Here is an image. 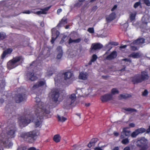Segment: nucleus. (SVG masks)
Masks as SVG:
<instances>
[{
    "label": "nucleus",
    "instance_id": "0eeeda50",
    "mask_svg": "<svg viewBox=\"0 0 150 150\" xmlns=\"http://www.w3.org/2000/svg\"><path fill=\"white\" fill-rule=\"evenodd\" d=\"M3 134L1 133L0 136V141L3 143L4 146L7 148H9L12 146L13 145L12 143L8 140V139L6 138H5L3 137Z\"/></svg>",
    "mask_w": 150,
    "mask_h": 150
},
{
    "label": "nucleus",
    "instance_id": "a211bd4d",
    "mask_svg": "<svg viewBox=\"0 0 150 150\" xmlns=\"http://www.w3.org/2000/svg\"><path fill=\"white\" fill-rule=\"evenodd\" d=\"M74 33H71L70 35V37L68 41L69 44H70L73 42L78 43L81 42V39L80 38H79L75 40H72L71 38H73V36H74Z\"/></svg>",
    "mask_w": 150,
    "mask_h": 150
},
{
    "label": "nucleus",
    "instance_id": "052dcab7",
    "mask_svg": "<svg viewBox=\"0 0 150 150\" xmlns=\"http://www.w3.org/2000/svg\"><path fill=\"white\" fill-rule=\"evenodd\" d=\"M117 7V5H115L113 8L111 9V11H114L115 9H116Z\"/></svg>",
    "mask_w": 150,
    "mask_h": 150
},
{
    "label": "nucleus",
    "instance_id": "f704fd0d",
    "mask_svg": "<svg viewBox=\"0 0 150 150\" xmlns=\"http://www.w3.org/2000/svg\"><path fill=\"white\" fill-rule=\"evenodd\" d=\"M122 60L125 61V62H126L127 63L126 64L127 65H129L132 62V61L131 60L127 58L122 59Z\"/></svg>",
    "mask_w": 150,
    "mask_h": 150
},
{
    "label": "nucleus",
    "instance_id": "39448f33",
    "mask_svg": "<svg viewBox=\"0 0 150 150\" xmlns=\"http://www.w3.org/2000/svg\"><path fill=\"white\" fill-rule=\"evenodd\" d=\"M35 101L37 104L35 105V110H39L38 112H42V111H45L49 110H47L44 106V103L40 101V99L39 97H36L35 98Z\"/></svg>",
    "mask_w": 150,
    "mask_h": 150
},
{
    "label": "nucleus",
    "instance_id": "c85d7f7f",
    "mask_svg": "<svg viewBox=\"0 0 150 150\" xmlns=\"http://www.w3.org/2000/svg\"><path fill=\"white\" fill-rule=\"evenodd\" d=\"M129 57H132L134 58H137L139 57V54L138 53H133L130 54Z\"/></svg>",
    "mask_w": 150,
    "mask_h": 150
},
{
    "label": "nucleus",
    "instance_id": "1a4fd4ad",
    "mask_svg": "<svg viewBox=\"0 0 150 150\" xmlns=\"http://www.w3.org/2000/svg\"><path fill=\"white\" fill-rule=\"evenodd\" d=\"M52 37L51 42L52 44H53L56 39L59 36L60 33L57 30H56L53 29L52 30Z\"/></svg>",
    "mask_w": 150,
    "mask_h": 150
},
{
    "label": "nucleus",
    "instance_id": "6e6552de",
    "mask_svg": "<svg viewBox=\"0 0 150 150\" xmlns=\"http://www.w3.org/2000/svg\"><path fill=\"white\" fill-rule=\"evenodd\" d=\"M60 93L57 90H52L51 93V96L52 101L56 103L58 101V98L59 97Z\"/></svg>",
    "mask_w": 150,
    "mask_h": 150
},
{
    "label": "nucleus",
    "instance_id": "6ab92c4d",
    "mask_svg": "<svg viewBox=\"0 0 150 150\" xmlns=\"http://www.w3.org/2000/svg\"><path fill=\"white\" fill-rule=\"evenodd\" d=\"M128 127H125L123 129L122 132V133L120 137L122 139H123L125 137L123 134L125 135L126 136H129L130 135V131L129 130H127V129Z\"/></svg>",
    "mask_w": 150,
    "mask_h": 150
},
{
    "label": "nucleus",
    "instance_id": "f03ea898",
    "mask_svg": "<svg viewBox=\"0 0 150 150\" xmlns=\"http://www.w3.org/2000/svg\"><path fill=\"white\" fill-rule=\"evenodd\" d=\"M39 133L38 131L35 130L27 132H23L20 136L24 141L32 143L35 140V137L39 135Z\"/></svg>",
    "mask_w": 150,
    "mask_h": 150
},
{
    "label": "nucleus",
    "instance_id": "aec40b11",
    "mask_svg": "<svg viewBox=\"0 0 150 150\" xmlns=\"http://www.w3.org/2000/svg\"><path fill=\"white\" fill-rule=\"evenodd\" d=\"M12 51V49L10 48H8L4 51L1 55L2 59H4L6 55L11 54Z\"/></svg>",
    "mask_w": 150,
    "mask_h": 150
},
{
    "label": "nucleus",
    "instance_id": "774afa93",
    "mask_svg": "<svg viewBox=\"0 0 150 150\" xmlns=\"http://www.w3.org/2000/svg\"><path fill=\"white\" fill-rule=\"evenodd\" d=\"M119 148L118 146H115L114 148L112 150H119Z\"/></svg>",
    "mask_w": 150,
    "mask_h": 150
},
{
    "label": "nucleus",
    "instance_id": "de8ad7c7",
    "mask_svg": "<svg viewBox=\"0 0 150 150\" xmlns=\"http://www.w3.org/2000/svg\"><path fill=\"white\" fill-rule=\"evenodd\" d=\"M63 55V52H59V53L57 55V58L58 59H61Z\"/></svg>",
    "mask_w": 150,
    "mask_h": 150
},
{
    "label": "nucleus",
    "instance_id": "5701e85b",
    "mask_svg": "<svg viewBox=\"0 0 150 150\" xmlns=\"http://www.w3.org/2000/svg\"><path fill=\"white\" fill-rule=\"evenodd\" d=\"M98 140L97 138H94L92 139L88 144V146L90 148L93 146L96 143Z\"/></svg>",
    "mask_w": 150,
    "mask_h": 150
},
{
    "label": "nucleus",
    "instance_id": "c9c22d12",
    "mask_svg": "<svg viewBox=\"0 0 150 150\" xmlns=\"http://www.w3.org/2000/svg\"><path fill=\"white\" fill-rule=\"evenodd\" d=\"M139 134L136 129L131 134V136L132 138L136 137Z\"/></svg>",
    "mask_w": 150,
    "mask_h": 150
},
{
    "label": "nucleus",
    "instance_id": "3c124183",
    "mask_svg": "<svg viewBox=\"0 0 150 150\" xmlns=\"http://www.w3.org/2000/svg\"><path fill=\"white\" fill-rule=\"evenodd\" d=\"M148 92L146 90H145L143 92L142 95L143 96H146L148 94Z\"/></svg>",
    "mask_w": 150,
    "mask_h": 150
},
{
    "label": "nucleus",
    "instance_id": "473e14b6",
    "mask_svg": "<svg viewBox=\"0 0 150 150\" xmlns=\"http://www.w3.org/2000/svg\"><path fill=\"white\" fill-rule=\"evenodd\" d=\"M6 37V35L5 33L4 32H0V40H2L5 39Z\"/></svg>",
    "mask_w": 150,
    "mask_h": 150
},
{
    "label": "nucleus",
    "instance_id": "393cba45",
    "mask_svg": "<svg viewBox=\"0 0 150 150\" xmlns=\"http://www.w3.org/2000/svg\"><path fill=\"white\" fill-rule=\"evenodd\" d=\"M132 96L130 94H120L118 96V98L120 99H126Z\"/></svg>",
    "mask_w": 150,
    "mask_h": 150
},
{
    "label": "nucleus",
    "instance_id": "4468645a",
    "mask_svg": "<svg viewBox=\"0 0 150 150\" xmlns=\"http://www.w3.org/2000/svg\"><path fill=\"white\" fill-rule=\"evenodd\" d=\"M147 140L144 137H141L140 139H138L137 142V145L139 147L142 146L147 144Z\"/></svg>",
    "mask_w": 150,
    "mask_h": 150
},
{
    "label": "nucleus",
    "instance_id": "79ce46f5",
    "mask_svg": "<svg viewBox=\"0 0 150 150\" xmlns=\"http://www.w3.org/2000/svg\"><path fill=\"white\" fill-rule=\"evenodd\" d=\"M136 16V13H131L130 15V18L131 21L134 20Z\"/></svg>",
    "mask_w": 150,
    "mask_h": 150
},
{
    "label": "nucleus",
    "instance_id": "bf43d9fd",
    "mask_svg": "<svg viewBox=\"0 0 150 150\" xmlns=\"http://www.w3.org/2000/svg\"><path fill=\"white\" fill-rule=\"evenodd\" d=\"M23 13L29 14L30 13V11L28 10L23 12Z\"/></svg>",
    "mask_w": 150,
    "mask_h": 150
},
{
    "label": "nucleus",
    "instance_id": "0e129e2a",
    "mask_svg": "<svg viewBox=\"0 0 150 150\" xmlns=\"http://www.w3.org/2000/svg\"><path fill=\"white\" fill-rule=\"evenodd\" d=\"M146 133H149L150 132V126H149V128H148L146 130Z\"/></svg>",
    "mask_w": 150,
    "mask_h": 150
},
{
    "label": "nucleus",
    "instance_id": "f8f14e48",
    "mask_svg": "<svg viewBox=\"0 0 150 150\" xmlns=\"http://www.w3.org/2000/svg\"><path fill=\"white\" fill-rule=\"evenodd\" d=\"M103 47L102 45L99 43H94L92 44L90 48V52H93L95 50H99Z\"/></svg>",
    "mask_w": 150,
    "mask_h": 150
},
{
    "label": "nucleus",
    "instance_id": "e433bc0d",
    "mask_svg": "<svg viewBox=\"0 0 150 150\" xmlns=\"http://www.w3.org/2000/svg\"><path fill=\"white\" fill-rule=\"evenodd\" d=\"M111 93L112 94L115 95V94H118L119 91L117 88H114L111 90Z\"/></svg>",
    "mask_w": 150,
    "mask_h": 150
},
{
    "label": "nucleus",
    "instance_id": "4c0bfd02",
    "mask_svg": "<svg viewBox=\"0 0 150 150\" xmlns=\"http://www.w3.org/2000/svg\"><path fill=\"white\" fill-rule=\"evenodd\" d=\"M8 116L10 117V118H13L14 116H16V113L14 110L13 111L10 113H8Z\"/></svg>",
    "mask_w": 150,
    "mask_h": 150
},
{
    "label": "nucleus",
    "instance_id": "09e8293b",
    "mask_svg": "<svg viewBox=\"0 0 150 150\" xmlns=\"http://www.w3.org/2000/svg\"><path fill=\"white\" fill-rule=\"evenodd\" d=\"M143 1L147 6H150V1L149 0H143Z\"/></svg>",
    "mask_w": 150,
    "mask_h": 150
},
{
    "label": "nucleus",
    "instance_id": "69168bd1",
    "mask_svg": "<svg viewBox=\"0 0 150 150\" xmlns=\"http://www.w3.org/2000/svg\"><path fill=\"white\" fill-rule=\"evenodd\" d=\"M62 11V9H61V8L58 9L57 10V13L58 14H59V13H60Z\"/></svg>",
    "mask_w": 150,
    "mask_h": 150
},
{
    "label": "nucleus",
    "instance_id": "37998d69",
    "mask_svg": "<svg viewBox=\"0 0 150 150\" xmlns=\"http://www.w3.org/2000/svg\"><path fill=\"white\" fill-rule=\"evenodd\" d=\"M141 147V149L142 150H146L148 149L149 147L147 144H146L142 146Z\"/></svg>",
    "mask_w": 150,
    "mask_h": 150
},
{
    "label": "nucleus",
    "instance_id": "b1692460",
    "mask_svg": "<svg viewBox=\"0 0 150 150\" xmlns=\"http://www.w3.org/2000/svg\"><path fill=\"white\" fill-rule=\"evenodd\" d=\"M64 74V79L66 80L71 78L73 75L72 73L70 71H67L65 72Z\"/></svg>",
    "mask_w": 150,
    "mask_h": 150
},
{
    "label": "nucleus",
    "instance_id": "f257e3e1",
    "mask_svg": "<svg viewBox=\"0 0 150 150\" xmlns=\"http://www.w3.org/2000/svg\"><path fill=\"white\" fill-rule=\"evenodd\" d=\"M39 110L37 109L33 112H30L28 108H25L23 116L18 118L20 125L22 127H25L31 121H34L35 127L40 126L44 118H47L50 112V110L38 112Z\"/></svg>",
    "mask_w": 150,
    "mask_h": 150
},
{
    "label": "nucleus",
    "instance_id": "7c9ffc66",
    "mask_svg": "<svg viewBox=\"0 0 150 150\" xmlns=\"http://www.w3.org/2000/svg\"><path fill=\"white\" fill-rule=\"evenodd\" d=\"M37 61H35L30 64V67L31 68L35 69L37 68Z\"/></svg>",
    "mask_w": 150,
    "mask_h": 150
},
{
    "label": "nucleus",
    "instance_id": "680f3d73",
    "mask_svg": "<svg viewBox=\"0 0 150 150\" xmlns=\"http://www.w3.org/2000/svg\"><path fill=\"white\" fill-rule=\"evenodd\" d=\"M94 150H103L100 147H96L94 149Z\"/></svg>",
    "mask_w": 150,
    "mask_h": 150
},
{
    "label": "nucleus",
    "instance_id": "13d9d810",
    "mask_svg": "<svg viewBox=\"0 0 150 150\" xmlns=\"http://www.w3.org/2000/svg\"><path fill=\"white\" fill-rule=\"evenodd\" d=\"M129 126L130 127H133L135 126V125L134 123H132L129 124Z\"/></svg>",
    "mask_w": 150,
    "mask_h": 150
},
{
    "label": "nucleus",
    "instance_id": "f3484780",
    "mask_svg": "<svg viewBox=\"0 0 150 150\" xmlns=\"http://www.w3.org/2000/svg\"><path fill=\"white\" fill-rule=\"evenodd\" d=\"M27 78L29 80L34 81L37 79L38 78L34 75L33 72H29L27 74Z\"/></svg>",
    "mask_w": 150,
    "mask_h": 150
},
{
    "label": "nucleus",
    "instance_id": "c756f323",
    "mask_svg": "<svg viewBox=\"0 0 150 150\" xmlns=\"http://www.w3.org/2000/svg\"><path fill=\"white\" fill-rule=\"evenodd\" d=\"M139 134L145 132L146 131V129L143 127H141L136 129Z\"/></svg>",
    "mask_w": 150,
    "mask_h": 150
},
{
    "label": "nucleus",
    "instance_id": "423d86ee",
    "mask_svg": "<svg viewBox=\"0 0 150 150\" xmlns=\"http://www.w3.org/2000/svg\"><path fill=\"white\" fill-rule=\"evenodd\" d=\"M8 129L6 132L7 137L9 138H14L15 136V133L17 131V129L14 125L10 127H7V128Z\"/></svg>",
    "mask_w": 150,
    "mask_h": 150
},
{
    "label": "nucleus",
    "instance_id": "9d476101",
    "mask_svg": "<svg viewBox=\"0 0 150 150\" xmlns=\"http://www.w3.org/2000/svg\"><path fill=\"white\" fill-rule=\"evenodd\" d=\"M45 85L46 86V81L44 79L43 81L40 80L36 83L33 85L32 88L33 89H35Z\"/></svg>",
    "mask_w": 150,
    "mask_h": 150
},
{
    "label": "nucleus",
    "instance_id": "ddd939ff",
    "mask_svg": "<svg viewBox=\"0 0 150 150\" xmlns=\"http://www.w3.org/2000/svg\"><path fill=\"white\" fill-rule=\"evenodd\" d=\"M112 95L110 94H107L102 96L100 97V99L102 102H107L112 99Z\"/></svg>",
    "mask_w": 150,
    "mask_h": 150
},
{
    "label": "nucleus",
    "instance_id": "9b49d317",
    "mask_svg": "<svg viewBox=\"0 0 150 150\" xmlns=\"http://www.w3.org/2000/svg\"><path fill=\"white\" fill-rule=\"evenodd\" d=\"M26 99L25 95L23 94H17L15 98L16 103H19L24 100Z\"/></svg>",
    "mask_w": 150,
    "mask_h": 150
},
{
    "label": "nucleus",
    "instance_id": "72a5a7b5",
    "mask_svg": "<svg viewBox=\"0 0 150 150\" xmlns=\"http://www.w3.org/2000/svg\"><path fill=\"white\" fill-rule=\"evenodd\" d=\"M57 118L59 121L62 122H65L67 120V119L66 118L64 117H60L59 115H57Z\"/></svg>",
    "mask_w": 150,
    "mask_h": 150
},
{
    "label": "nucleus",
    "instance_id": "dca6fc26",
    "mask_svg": "<svg viewBox=\"0 0 150 150\" xmlns=\"http://www.w3.org/2000/svg\"><path fill=\"white\" fill-rule=\"evenodd\" d=\"M117 56V53L116 51H114L106 57L107 60H111L115 58Z\"/></svg>",
    "mask_w": 150,
    "mask_h": 150
},
{
    "label": "nucleus",
    "instance_id": "4d7b16f0",
    "mask_svg": "<svg viewBox=\"0 0 150 150\" xmlns=\"http://www.w3.org/2000/svg\"><path fill=\"white\" fill-rule=\"evenodd\" d=\"M131 49L132 50L135 51L137 50V48L136 47L134 46H131Z\"/></svg>",
    "mask_w": 150,
    "mask_h": 150
},
{
    "label": "nucleus",
    "instance_id": "5fc2aeb1",
    "mask_svg": "<svg viewBox=\"0 0 150 150\" xmlns=\"http://www.w3.org/2000/svg\"><path fill=\"white\" fill-rule=\"evenodd\" d=\"M53 71H48L47 72V75L49 76H52L53 73Z\"/></svg>",
    "mask_w": 150,
    "mask_h": 150
},
{
    "label": "nucleus",
    "instance_id": "c03bdc74",
    "mask_svg": "<svg viewBox=\"0 0 150 150\" xmlns=\"http://www.w3.org/2000/svg\"><path fill=\"white\" fill-rule=\"evenodd\" d=\"M141 3L140 1L135 3L134 5V7L135 8H137L138 6L141 5Z\"/></svg>",
    "mask_w": 150,
    "mask_h": 150
},
{
    "label": "nucleus",
    "instance_id": "e2e57ef3",
    "mask_svg": "<svg viewBox=\"0 0 150 150\" xmlns=\"http://www.w3.org/2000/svg\"><path fill=\"white\" fill-rule=\"evenodd\" d=\"M36 148L34 147H30L29 148L28 150H36Z\"/></svg>",
    "mask_w": 150,
    "mask_h": 150
},
{
    "label": "nucleus",
    "instance_id": "6e6d98bb",
    "mask_svg": "<svg viewBox=\"0 0 150 150\" xmlns=\"http://www.w3.org/2000/svg\"><path fill=\"white\" fill-rule=\"evenodd\" d=\"M51 6H49L46 7L44 8H43V10H44L46 12V11H47L51 8Z\"/></svg>",
    "mask_w": 150,
    "mask_h": 150
},
{
    "label": "nucleus",
    "instance_id": "20e7f679",
    "mask_svg": "<svg viewBox=\"0 0 150 150\" xmlns=\"http://www.w3.org/2000/svg\"><path fill=\"white\" fill-rule=\"evenodd\" d=\"M24 59L22 56L16 57L10 60L7 63L8 69H11L19 65H21L24 61Z\"/></svg>",
    "mask_w": 150,
    "mask_h": 150
},
{
    "label": "nucleus",
    "instance_id": "412c9836",
    "mask_svg": "<svg viewBox=\"0 0 150 150\" xmlns=\"http://www.w3.org/2000/svg\"><path fill=\"white\" fill-rule=\"evenodd\" d=\"M116 14L115 13H112L110 14L108 17H106V19L108 22H110L115 18Z\"/></svg>",
    "mask_w": 150,
    "mask_h": 150
},
{
    "label": "nucleus",
    "instance_id": "2f4dec72",
    "mask_svg": "<svg viewBox=\"0 0 150 150\" xmlns=\"http://www.w3.org/2000/svg\"><path fill=\"white\" fill-rule=\"evenodd\" d=\"M123 110L125 111L130 112H137V111L136 109L131 108H123Z\"/></svg>",
    "mask_w": 150,
    "mask_h": 150
},
{
    "label": "nucleus",
    "instance_id": "ea45409f",
    "mask_svg": "<svg viewBox=\"0 0 150 150\" xmlns=\"http://www.w3.org/2000/svg\"><path fill=\"white\" fill-rule=\"evenodd\" d=\"M97 58L98 57L97 55L95 54L92 55L91 59V61L94 62L96 60Z\"/></svg>",
    "mask_w": 150,
    "mask_h": 150
},
{
    "label": "nucleus",
    "instance_id": "bb28decb",
    "mask_svg": "<svg viewBox=\"0 0 150 150\" xmlns=\"http://www.w3.org/2000/svg\"><path fill=\"white\" fill-rule=\"evenodd\" d=\"M69 98L71 100V104L73 103L76 99V94L74 93L71 94L69 96Z\"/></svg>",
    "mask_w": 150,
    "mask_h": 150
},
{
    "label": "nucleus",
    "instance_id": "603ef678",
    "mask_svg": "<svg viewBox=\"0 0 150 150\" xmlns=\"http://www.w3.org/2000/svg\"><path fill=\"white\" fill-rule=\"evenodd\" d=\"M110 44L112 45L117 46L118 45V43L116 42H110Z\"/></svg>",
    "mask_w": 150,
    "mask_h": 150
},
{
    "label": "nucleus",
    "instance_id": "2eb2a0df",
    "mask_svg": "<svg viewBox=\"0 0 150 150\" xmlns=\"http://www.w3.org/2000/svg\"><path fill=\"white\" fill-rule=\"evenodd\" d=\"M67 23V19L66 17H64L61 21H59L57 27L58 28L64 26V25Z\"/></svg>",
    "mask_w": 150,
    "mask_h": 150
},
{
    "label": "nucleus",
    "instance_id": "7ed1b4c3",
    "mask_svg": "<svg viewBox=\"0 0 150 150\" xmlns=\"http://www.w3.org/2000/svg\"><path fill=\"white\" fill-rule=\"evenodd\" d=\"M149 76L147 72L143 71L141 74L135 75L132 77V81L134 84H137L148 79Z\"/></svg>",
    "mask_w": 150,
    "mask_h": 150
},
{
    "label": "nucleus",
    "instance_id": "58836bf2",
    "mask_svg": "<svg viewBox=\"0 0 150 150\" xmlns=\"http://www.w3.org/2000/svg\"><path fill=\"white\" fill-rule=\"evenodd\" d=\"M41 11H38L36 12V13L38 15H40L41 14H46L47 13L45 11L43 10V9H41Z\"/></svg>",
    "mask_w": 150,
    "mask_h": 150
},
{
    "label": "nucleus",
    "instance_id": "864d4df0",
    "mask_svg": "<svg viewBox=\"0 0 150 150\" xmlns=\"http://www.w3.org/2000/svg\"><path fill=\"white\" fill-rule=\"evenodd\" d=\"M82 3L79 2H78L76 3L75 5V6L77 7H79L82 5Z\"/></svg>",
    "mask_w": 150,
    "mask_h": 150
},
{
    "label": "nucleus",
    "instance_id": "a878e982",
    "mask_svg": "<svg viewBox=\"0 0 150 150\" xmlns=\"http://www.w3.org/2000/svg\"><path fill=\"white\" fill-rule=\"evenodd\" d=\"M145 39L143 38H138L136 40H135L134 42V43L138 44H140L141 43H143L144 42Z\"/></svg>",
    "mask_w": 150,
    "mask_h": 150
},
{
    "label": "nucleus",
    "instance_id": "49530a36",
    "mask_svg": "<svg viewBox=\"0 0 150 150\" xmlns=\"http://www.w3.org/2000/svg\"><path fill=\"white\" fill-rule=\"evenodd\" d=\"M88 31L90 33H93L94 32V29L93 28H89L88 29Z\"/></svg>",
    "mask_w": 150,
    "mask_h": 150
},
{
    "label": "nucleus",
    "instance_id": "cd10ccee",
    "mask_svg": "<svg viewBox=\"0 0 150 150\" xmlns=\"http://www.w3.org/2000/svg\"><path fill=\"white\" fill-rule=\"evenodd\" d=\"M61 137L59 134H57L55 135L53 138V140L56 142H59L60 140Z\"/></svg>",
    "mask_w": 150,
    "mask_h": 150
},
{
    "label": "nucleus",
    "instance_id": "8fccbe9b",
    "mask_svg": "<svg viewBox=\"0 0 150 150\" xmlns=\"http://www.w3.org/2000/svg\"><path fill=\"white\" fill-rule=\"evenodd\" d=\"M57 50L59 52H62V47L60 46H59L57 47Z\"/></svg>",
    "mask_w": 150,
    "mask_h": 150
},
{
    "label": "nucleus",
    "instance_id": "a18cd8bd",
    "mask_svg": "<svg viewBox=\"0 0 150 150\" xmlns=\"http://www.w3.org/2000/svg\"><path fill=\"white\" fill-rule=\"evenodd\" d=\"M67 35H63L61 39V40L60 41V44H62L64 42H65V39L67 38Z\"/></svg>",
    "mask_w": 150,
    "mask_h": 150
},
{
    "label": "nucleus",
    "instance_id": "4be33fe9",
    "mask_svg": "<svg viewBox=\"0 0 150 150\" xmlns=\"http://www.w3.org/2000/svg\"><path fill=\"white\" fill-rule=\"evenodd\" d=\"M88 77V74L86 73L82 72L80 73L79 76V79L85 80L87 79Z\"/></svg>",
    "mask_w": 150,
    "mask_h": 150
},
{
    "label": "nucleus",
    "instance_id": "338daca9",
    "mask_svg": "<svg viewBox=\"0 0 150 150\" xmlns=\"http://www.w3.org/2000/svg\"><path fill=\"white\" fill-rule=\"evenodd\" d=\"M123 150H130V148L129 146H127L124 148Z\"/></svg>",
    "mask_w": 150,
    "mask_h": 150
},
{
    "label": "nucleus",
    "instance_id": "a19ab883",
    "mask_svg": "<svg viewBox=\"0 0 150 150\" xmlns=\"http://www.w3.org/2000/svg\"><path fill=\"white\" fill-rule=\"evenodd\" d=\"M129 142V139L128 138L123 139L121 142L122 143L124 144H126Z\"/></svg>",
    "mask_w": 150,
    "mask_h": 150
}]
</instances>
